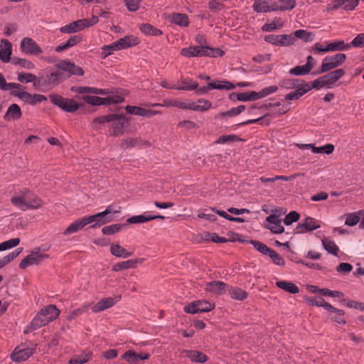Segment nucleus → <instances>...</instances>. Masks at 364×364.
<instances>
[{
    "mask_svg": "<svg viewBox=\"0 0 364 364\" xmlns=\"http://www.w3.org/2000/svg\"><path fill=\"white\" fill-rule=\"evenodd\" d=\"M105 123H110L112 129V136H119L123 134L124 127L129 124V120L124 114H110L96 117L92 122L95 129H98V124Z\"/></svg>",
    "mask_w": 364,
    "mask_h": 364,
    "instance_id": "f257e3e1",
    "label": "nucleus"
},
{
    "mask_svg": "<svg viewBox=\"0 0 364 364\" xmlns=\"http://www.w3.org/2000/svg\"><path fill=\"white\" fill-rule=\"evenodd\" d=\"M346 60L344 53H336L334 55L326 56L322 60L320 69L314 74H321L328 72L341 66Z\"/></svg>",
    "mask_w": 364,
    "mask_h": 364,
    "instance_id": "f03ea898",
    "label": "nucleus"
},
{
    "mask_svg": "<svg viewBox=\"0 0 364 364\" xmlns=\"http://www.w3.org/2000/svg\"><path fill=\"white\" fill-rule=\"evenodd\" d=\"M50 102L67 112H74L77 111L80 106L75 100L68 98H64L57 94L49 95Z\"/></svg>",
    "mask_w": 364,
    "mask_h": 364,
    "instance_id": "7ed1b4c3",
    "label": "nucleus"
},
{
    "mask_svg": "<svg viewBox=\"0 0 364 364\" xmlns=\"http://www.w3.org/2000/svg\"><path fill=\"white\" fill-rule=\"evenodd\" d=\"M112 213V209L111 206H108L105 211L96 213L92 215L86 216L88 224L95 223L90 226L91 228H95L96 227H100L111 222L113 220V217L111 215Z\"/></svg>",
    "mask_w": 364,
    "mask_h": 364,
    "instance_id": "20e7f679",
    "label": "nucleus"
},
{
    "mask_svg": "<svg viewBox=\"0 0 364 364\" xmlns=\"http://www.w3.org/2000/svg\"><path fill=\"white\" fill-rule=\"evenodd\" d=\"M10 94L31 105H35L37 103L47 100V97L45 95L41 94L31 95L28 92L22 91L21 90H12Z\"/></svg>",
    "mask_w": 364,
    "mask_h": 364,
    "instance_id": "39448f33",
    "label": "nucleus"
},
{
    "mask_svg": "<svg viewBox=\"0 0 364 364\" xmlns=\"http://www.w3.org/2000/svg\"><path fill=\"white\" fill-rule=\"evenodd\" d=\"M215 304L208 301L198 300L193 301L184 308L185 312L188 314H196L208 312L213 310Z\"/></svg>",
    "mask_w": 364,
    "mask_h": 364,
    "instance_id": "423d86ee",
    "label": "nucleus"
},
{
    "mask_svg": "<svg viewBox=\"0 0 364 364\" xmlns=\"http://www.w3.org/2000/svg\"><path fill=\"white\" fill-rule=\"evenodd\" d=\"M264 41L274 46H288L294 42V37L287 34H269L264 37Z\"/></svg>",
    "mask_w": 364,
    "mask_h": 364,
    "instance_id": "0eeeda50",
    "label": "nucleus"
},
{
    "mask_svg": "<svg viewBox=\"0 0 364 364\" xmlns=\"http://www.w3.org/2000/svg\"><path fill=\"white\" fill-rule=\"evenodd\" d=\"M47 258H48V255L40 253L38 251H33L21 260L19 268L24 269L29 266L39 264Z\"/></svg>",
    "mask_w": 364,
    "mask_h": 364,
    "instance_id": "6e6552de",
    "label": "nucleus"
},
{
    "mask_svg": "<svg viewBox=\"0 0 364 364\" xmlns=\"http://www.w3.org/2000/svg\"><path fill=\"white\" fill-rule=\"evenodd\" d=\"M84 100L92 105H101L107 104H117L122 102L124 98L119 96H109L107 97H100L97 96H85Z\"/></svg>",
    "mask_w": 364,
    "mask_h": 364,
    "instance_id": "1a4fd4ad",
    "label": "nucleus"
},
{
    "mask_svg": "<svg viewBox=\"0 0 364 364\" xmlns=\"http://www.w3.org/2000/svg\"><path fill=\"white\" fill-rule=\"evenodd\" d=\"M321 227L318 221L311 217H307L305 220H301L296 225L294 230L295 234H303Z\"/></svg>",
    "mask_w": 364,
    "mask_h": 364,
    "instance_id": "9d476101",
    "label": "nucleus"
},
{
    "mask_svg": "<svg viewBox=\"0 0 364 364\" xmlns=\"http://www.w3.org/2000/svg\"><path fill=\"white\" fill-rule=\"evenodd\" d=\"M21 50L30 55H38L43 53L41 47L31 38H23L20 45Z\"/></svg>",
    "mask_w": 364,
    "mask_h": 364,
    "instance_id": "9b49d317",
    "label": "nucleus"
},
{
    "mask_svg": "<svg viewBox=\"0 0 364 364\" xmlns=\"http://www.w3.org/2000/svg\"><path fill=\"white\" fill-rule=\"evenodd\" d=\"M36 350V344H31L29 347L17 350L16 349L14 353H11V358L13 360L16 362L25 361L30 356H31Z\"/></svg>",
    "mask_w": 364,
    "mask_h": 364,
    "instance_id": "f8f14e48",
    "label": "nucleus"
},
{
    "mask_svg": "<svg viewBox=\"0 0 364 364\" xmlns=\"http://www.w3.org/2000/svg\"><path fill=\"white\" fill-rule=\"evenodd\" d=\"M265 221L267 223L265 228L270 230L272 232L279 234L284 231V228L282 225V220L279 215L272 214L266 218Z\"/></svg>",
    "mask_w": 364,
    "mask_h": 364,
    "instance_id": "ddd939ff",
    "label": "nucleus"
},
{
    "mask_svg": "<svg viewBox=\"0 0 364 364\" xmlns=\"http://www.w3.org/2000/svg\"><path fill=\"white\" fill-rule=\"evenodd\" d=\"M179 352L181 357L188 358L192 362L204 363L208 359L205 354L198 350L181 349Z\"/></svg>",
    "mask_w": 364,
    "mask_h": 364,
    "instance_id": "4468645a",
    "label": "nucleus"
},
{
    "mask_svg": "<svg viewBox=\"0 0 364 364\" xmlns=\"http://www.w3.org/2000/svg\"><path fill=\"white\" fill-rule=\"evenodd\" d=\"M48 317L42 313V311H39L37 315L33 318L30 324L26 328L24 333H28L31 332L33 330L38 329L43 326H46L49 323V320H48Z\"/></svg>",
    "mask_w": 364,
    "mask_h": 364,
    "instance_id": "2eb2a0df",
    "label": "nucleus"
},
{
    "mask_svg": "<svg viewBox=\"0 0 364 364\" xmlns=\"http://www.w3.org/2000/svg\"><path fill=\"white\" fill-rule=\"evenodd\" d=\"M58 68L61 70L69 73L71 75H83L84 74V71L82 68L65 60H61L58 64Z\"/></svg>",
    "mask_w": 364,
    "mask_h": 364,
    "instance_id": "dca6fc26",
    "label": "nucleus"
},
{
    "mask_svg": "<svg viewBox=\"0 0 364 364\" xmlns=\"http://www.w3.org/2000/svg\"><path fill=\"white\" fill-rule=\"evenodd\" d=\"M12 54V44L7 39H1L0 41V60L4 63L11 60Z\"/></svg>",
    "mask_w": 364,
    "mask_h": 364,
    "instance_id": "f3484780",
    "label": "nucleus"
},
{
    "mask_svg": "<svg viewBox=\"0 0 364 364\" xmlns=\"http://www.w3.org/2000/svg\"><path fill=\"white\" fill-rule=\"evenodd\" d=\"M205 46H193L183 48L181 50V55L188 58L205 56Z\"/></svg>",
    "mask_w": 364,
    "mask_h": 364,
    "instance_id": "a211bd4d",
    "label": "nucleus"
},
{
    "mask_svg": "<svg viewBox=\"0 0 364 364\" xmlns=\"http://www.w3.org/2000/svg\"><path fill=\"white\" fill-rule=\"evenodd\" d=\"M228 285L221 281H213L205 284V290L207 291L218 295L224 294L228 290Z\"/></svg>",
    "mask_w": 364,
    "mask_h": 364,
    "instance_id": "6ab92c4d",
    "label": "nucleus"
},
{
    "mask_svg": "<svg viewBox=\"0 0 364 364\" xmlns=\"http://www.w3.org/2000/svg\"><path fill=\"white\" fill-rule=\"evenodd\" d=\"M253 9L258 13H266L278 11V4L275 2L269 5L266 1L257 0L253 4Z\"/></svg>",
    "mask_w": 364,
    "mask_h": 364,
    "instance_id": "aec40b11",
    "label": "nucleus"
},
{
    "mask_svg": "<svg viewBox=\"0 0 364 364\" xmlns=\"http://www.w3.org/2000/svg\"><path fill=\"white\" fill-rule=\"evenodd\" d=\"M198 102L201 105H196L194 102H186V109H191L193 111L205 112L211 108L212 104L210 101L200 98L198 100Z\"/></svg>",
    "mask_w": 364,
    "mask_h": 364,
    "instance_id": "412c9836",
    "label": "nucleus"
},
{
    "mask_svg": "<svg viewBox=\"0 0 364 364\" xmlns=\"http://www.w3.org/2000/svg\"><path fill=\"white\" fill-rule=\"evenodd\" d=\"M144 260V258L129 259L115 264L112 267L114 272H119L123 269H133L136 267L139 264H141Z\"/></svg>",
    "mask_w": 364,
    "mask_h": 364,
    "instance_id": "4be33fe9",
    "label": "nucleus"
},
{
    "mask_svg": "<svg viewBox=\"0 0 364 364\" xmlns=\"http://www.w3.org/2000/svg\"><path fill=\"white\" fill-rule=\"evenodd\" d=\"M85 23L82 19H80L61 27L60 31L63 33H76L85 28Z\"/></svg>",
    "mask_w": 364,
    "mask_h": 364,
    "instance_id": "5701e85b",
    "label": "nucleus"
},
{
    "mask_svg": "<svg viewBox=\"0 0 364 364\" xmlns=\"http://www.w3.org/2000/svg\"><path fill=\"white\" fill-rule=\"evenodd\" d=\"M88 225L87 217L85 216L79 220H77L72 223L63 232L65 235H71L75 233L80 230H82L85 226Z\"/></svg>",
    "mask_w": 364,
    "mask_h": 364,
    "instance_id": "b1692460",
    "label": "nucleus"
},
{
    "mask_svg": "<svg viewBox=\"0 0 364 364\" xmlns=\"http://www.w3.org/2000/svg\"><path fill=\"white\" fill-rule=\"evenodd\" d=\"M117 301H115L112 297L104 298L100 301H98L96 304L92 306V311L94 313L100 312L107 309L112 306H113L116 304Z\"/></svg>",
    "mask_w": 364,
    "mask_h": 364,
    "instance_id": "393cba45",
    "label": "nucleus"
},
{
    "mask_svg": "<svg viewBox=\"0 0 364 364\" xmlns=\"http://www.w3.org/2000/svg\"><path fill=\"white\" fill-rule=\"evenodd\" d=\"M344 75L345 71L343 69H336L323 75L324 79L326 81L328 88H331L335 82L341 79Z\"/></svg>",
    "mask_w": 364,
    "mask_h": 364,
    "instance_id": "a878e982",
    "label": "nucleus"
},
{
    "mask_svg": "<svg viewBox=\"0 0 364 364\" xmlns=\"http://www.w3.org/2000/svg\"><path fill=\"white\" fill-rule=\"evenodd\" d=\"M311 90V87L310 85L307 83H304L303 87H297L296 90L286 95L284 100L287 101L296 100Z\"/></svg>",
    "mask_w": 364,
    "mask_h": 364,
    "instance_id": "bb28decb",
    "label": "nucleus"
},
{
    "mask_svg": "<svg viewBox=\"0 0 364 364\" xmlns=\"http://www.w3.org/2000/svg\"><path fill=\"white\" fill-rule=\"evenodd\" d=\"M21 115L20 107L17 104H12L9 107L4 119L6 121L17 120L21 117Z\"/></svg>",
    "mask_w": 364,
    "mask_h": 364,
    "instance_id": "cd10ccee",
    "label": "nucleus"
},
{
    "mask_svg": "<svg viewBox=\"0 0 364 364\" xmlns=\"http://www.w3.org/2000/svg\"><path fill=\"white\" fill-rule=\"evenodd\" d=\"M11 203L14 206L23 211L27 210V189L23 191L22 195L11 198Z\"/></svg>",
    "mask_w": 364,
    "mask_h": 364,
    "instance_id": "c85d7f7f",
    "label": "nucleus"
},
{
    "mask_svg": "<svg viewBox=\"0 0 364 364\" xmlns=\"http://www.w3.org/2000/svg\"><path fill=\"white\" fill-rule=\"evenodd\" d=\"M327 311L329 312L328 318L331 321L343 325L346 323L344 317L345 311L343 310L336 309L332 306V309H327Z\"/></svg>",
    "mask_w": 364,
    "mask_h": 364,
    "instance_id": "c756f323",
    "label": "nucleus"
},
{
    "mask_svg": "<svg viewBox=\"0 0 364 364\" xmlns=\"http://www.w3.org/2000/svg\"><path fill=\"white\" fill-rule=\"evenodd\" d=\"M64 73L60 70L51 73L47 75L45 84L56 85L65 80Z\"/></svg>",
    "mask_w": 364,
    "mask_h": 364,
    "instance_id": "7c9ffc66",
    "label": "nucleus"
},
{
    "mask_svg": "<svg viewBox=\"0 0 364 364\" xmlns=\"http://www.w3.org/2000/svg\"><path fill=\"white\" fill-rule=\"evenodd\" d=\"M27 207L28 210H36L43 205L42 200L36 195L27 190Z\"/></svg>",
    "mask_w": 364,
    "mask_h": 364,
    "instance_id": "2f4dec72",
    "label": "nucleus"
},
{
    "mask_svg": "<svg viewBox=\"0 0 364 364\" xmlns=\"http://www.w3.org/2000/svg\"><path fill=\"white\" fill-rule=\"evenodd\" d=\"M117 42L122 50L137 45L139 43V41L136 36H126L124 38H119Z\"/></svg>",
    "mask_w": 364,
    "mask_h": 364,
    "instance_id": "473e14b6",
    "label": "nucleus"
},
{
    "mask_svg": "<svg viewBox=\"0 0 364 364\" xmlns=\"http://www.w3.org/2000/svg\"><path fill=\"white\" fill-rule=\"evenodd\" d=\"M276 286L284 291L289 292L290 294H297L299 292V287L291 282L287 281H277L276 282Z\"/></svg>",
    "mask_w": 364,
    "mask_h": 364,
    "instance_id": "72a5a7b5",
    "label": "nucleus"
},
{
    "mask_svg": "<svg viewBox=\"0 0 364 364\" xmlns=\"http://www.w3.org/2000/svg\"><path fill=\"white\" fill-rule=\"evenodd\" d=\"M110 252L117 257L127 258L132 255V252H128L119 244H112L110 247Z\"/></svg>",
    "mask_w": 364,
    "mask_h": 364,
    "instance_id": "f704fd0d",
    "label": "nucleus"
},
{
    "mask_svg": "<svg viewBox=\"0 0 364 364\" xmlns=\"http://www.w3.org/2000/svg\"><path fill=\"white\" fill-rule=\"evenodd\" d=\"M71 90L74 92L80 94H97L103 95L105 92L102 89L91 87H81V86H73Z\"/></svg>",
    "mask_w": 364,
    "mask_h": 364,
    "instance_id": "c9c22d12",
    "label": "nucleus"
},
{
    "mask_svg": "<svg viewBox=\"0 0 364 364\" xmlns=\"http://www.w3.org/2000/svg\"><path fill=\"white\" fill-rule=\"evenodd\" d=\"M41 311L48 317L49 323L56 319L60 314V311L55 305L52 304L45 306Z\"/></svg>",
    "mask_w": 364,
    "mask_h": 364,
    "instance_id": "e433bc0d",
    "label": "nucleus"
},
{
    "mask_svg": "<svg viewBox=\"0 0 364 364\" xmlns=\"http://www.w3.org/2000/svg\"><path fill=\"white\" fill-rule=\"evenodd\" d=\"M170 21L180 26H188L189 24L188 17L185 14L175 13L170 16Z\"/></svg>",
    "mask_w": 364,
    "mask_h": 364,
    "instance_id": "4c0bfd02",
    "label": "nucleus"
},
{
    "mask_svg": "<svg viewBox=\"0 0 364 364\" xmlns=\"http://www.w3.org/2000/svg\"><path fill=\"white\" fill-rule=\"evenodd\" d=\"M17 80L20 82L23 83H28L32 82L34 87H36L39 85V81L38 80V77L32 73H21L18 74Z\"/></svg>",
    "mask_w": 364,
    "mask_h": 364,
    "instance_id": "58836bf2",
    "label": "nucleus"
},
{
    "mask_svg": "<svg viewBox=\"0 0 364 364\" xmlns=\"http://www.w3.org/2000/svg\"><path fill=\"white\" fill-rule=\"evenodd\" d=\"M228 291L230 297L233 299L242 301L247 297V293L245 290L239 288V287H229L228 288Z\"/></svg>",
    "mask_w": 364,
    "mask_h": 364,
    "instance_id": "ea45409f",
    "label": "nucleus"
},
{
    "mask_svg": "<svg viewBox=\"0 0 364 364\" xmlns=\"http://www.w3.org/2000/svg\"><path fill=\"white\" fill-rule=\"evenodd\" d=\"M209 87L211 88V90L216 89L225 90H230L235 87L234 84L225 80H217L215 82H209Z\"/></svg>",
    "mask_w": 364,
    "mask_h": 364,
    "instance_id": "a19ab883",
    "label": "nucleus"
},
{
    "mask_svg": "<svg viewBox=\"0 0 364 364\" xmlns=\"http://www.w3.org/2000/svg\"><path fill=\"white\" fill-rule=\"evenodd\" d=\"M140 31L145 35L158 36L162 35V31L149 23H143L139 26Z\"/></svg>",
    "mask_w": 364,
    "mask_h": 364,
    "instance_id": "79ce46f5",
    "label": "nucleus"
},
{
    "mask_svg": "<svg viewBox=\"0 0 364 364\" xmlns=\"http://www.w3.org/2000/svg\"><path fill=\"white\" fill-rule=\"evenodd\" d=\"M22 85L16 82H6L4 75L0 72V89L3 91H8L12 89L21 90Z\"/></svg>",
    "mask_w": 364,
    "mask_h": 364,
    "instance_id": "37998d69",
    "label": "nucleus"
},
{
    "mask_svg": "<svg viewBox=\"0 0 364 364\" xmlns=\"http://www.w3.org/2000/svg\"><path fill=\"white\" fill-rule=\"evenodd\" d=\"M350 48V44H346L344 41H338L330 43L327 45L328 52H333L337 50H346Z\"/></svg>",
    "mask_w": 364,
    "mask_h": 364,
    "instance_id": "c03bdc74",
    "label": "nucleus"
},
{
    "mask_svg": "<svg viewBox=\"0 0 364 364\" xmlns=\"http://www.w3.org/2000/svg\"><path fill=\"white\" fill-rule=\"evenodd\" d=\"M307 302L311 306H322L326 310L332 309V305L326 302L324 299L322 297H318V296L312 297V298L308 299Z\"/></svg>",
    "mask_w": 364,
    "mask_h": 364,
    "instance_id": "a18cd8bd",
    "label": "nucleus"
},
{
    "mask_svg": "<svg viewBox=\"0 0 364 364\" xmlns=\"http://www.w3.org/2000/svg\"><path fill=\"white\" fill-rule=\"evenodd\" d=\"M245 109V105H240L237 107H233L227 112L220 113L215 118H225L226 117H235L240 114Z\"/></svg>",
    "mask_w": 364,
    "mask_h": 364,
    "instance_id": "49530a36",
    "label": "nucleus"
},
{
    "mask_svg": "<svg viewBox=\"0 0 364 364\" xmlns=\"http://www.w3.org/2000/svg\"><path fill=\"white\" fill-rule=\"evenodd\" d=\"M323 248L330 254L337 255L338 252V247L333 240L324 238L321 240Z\"/></svg>",
    "mask_w": 364,
    "mask_h": 364,
    "instance_id": "de8ad7c7",
    "label": "nucleus"
},
{
    "mask_svg": "<svg viewBox=\"0 0 364 364\" xmlns=\"http://www.w3.org/2000/svg\"><path fill=\"white\" fill-rule=\"evenodd\" d=\"M12 63L16 65H19L27 70H33L35 68L34 63H33L31 60H27L26 58L14 57L12 59Z\"/></svg>",
    "mask_w": 364,
    "mask_h": 364,
    "instance_id": "09e8293b",
    "label": "nucleus"
},
{
    "mask_svg": "<svg viewBox=\"0 0 364 364\" xmlns=\"http://www.w3.org/2000/svg\"><path fill=\"white\" fill-rule=\"evenodd\" d=\"M102 56L103 58H106L108 55L112 54L114 51L119 50L121 48L118 44L117 41L109 44L105 45L102 48Z\"/></svg>",
    "mask_w": 364,
    "mask_h": 364,
    "instance_id": "8fccbe9b",
    "label": "nucleus"
},
{
    "mask_svg": "<svg viewBox=\"0 0 364 364\" xmlns=\"http://www.w3.org/2000/svg\"><path fill=\"white\" fill-rule=\"evenodd\" d=\"M125 226H126V225H124V224H119V223L112 224V225L104 227L102 229V232L104 235H111L116 232H119Z\"/></svg>",
    "mask_w": 364,
    "mask_h": 364,
    "instance_id": "3c124183",
    "label": "nucleus"
},
{
    "mask_svg": "<svg viewBox=\"0 0 364 364\" xmlns=\"http://www.w3.org/2000/svg\"><path fill=\"white\" fill-rule=\"evenodd\" d=\"M304 40L305 42H311L314 40V34L306 30L299 29L294 32V38Z\"/></svg>",
    "mask_w": 364,
    "mask_h": 364,
    "instance_id": "603ef678",
    "label": "nucleus"
},
{
    "mask_svg": "<svg viewBox=\"0 0 364 364\" xmlns=\"http://www.w3.org/2000/svg\"><path fill=\"white\" fill-rule=\"evenodd\" d=\"M181 82L182 85L178 87H175V89L179 90H194L198 86V84L192 80H182Z\"/></svg>",
    "mask_w": 364,
    "mask_h": 364,
    "instance_id": "864d4df0",
    "label": "nucleus"
},
{
    "mask_svg": "<svg viewBox=\"0 0 364 364\" xmlns=\"http://www.w3.org/2000/svg\"><path fill=\"white\" fill-rule=\"evenodd\" d=\"M279 86L287 90L294 89L299 86V80L284 79L279 82Z\"/></svg>",
    "mask_w": 364,
    "mask_h": 364,
    "instance_id": "5fc2aeb1",
    "label": "nucleus"
},
{
    "mask_svg": "<svg viewBox=\"0 0 364 364\" xmlns=\"http://www.w3.org/2000/svg\"><path fill=\"white\" fill-rule=\"evenodd\" d=\"M311 70L309 68L308 66L306 65H297L293 68H291L289 73L290 75L299 76V75H304L310 73Z\"/></svg>",
    "mask_w": 364,
    "mask_h": 364,
    "instance_id": "6e6d98bb",
    "label": "nucleus"
},
{
    "mask_svg": "<svg viewBox=\"0 0 364 364\" xmlns=\"http://www.w3.org/2000/svg\"><path fill=\"white\" fill-rule=\"evenodd\" d=\"M242 139L235 134L222 135L220 136L215 141L216 144H225L234 141H239Z\"/></svg>",
    "mask_w": 364,
    "mask_h": 364,
    "instance_id": "4d7b16f0",
    "label": "nucleus"
},
{
    "mask_svg": "<svg viewBox=\"0 0 364 364\" xmlns=\"http://www.w3.org/2000/svg\"><path fill=\"white\" fill-rule=\"evenodd\" d=\"M151 220L150 215L143 214L139 215H134L127 219L129 223H143Z\"/></svg>",
    "mask_w": 364,
    "mask_h": 364,
    "instance_id": "13d9d810",
    "label": "nucleus"
},
{
    "mask_svg": "<svg viewBox=\"0 0 364 364\" xmlns=\"http://www.w3.org/2000/svg\"><path fill=\"white\" fill-rule=\"evenodd\" d=\"M121 358L124 360L129 364H138L137 353L133 350L126 351L122 356Z\"/></svg>",
    "mask_w": 364,
    "mask_h": 364,
    "instance_id": "bf43d9fd",
    "label": "nucleus"
},
{
    "mask_svg": "<svg viewBox=\"0 0 364 364\" xmlns=\"http://www.w3.org/2000/svg\"><path fill=\"white\" fill-rule=\"evenodd\" d=\"M20 243V239L18 237L12 238L0 243V251H5L17 246Z\"/></svg>",
    "mask_w": 364,
    "mask_h": 364,
    "instance_id": "052dcab7",
    "label": "nucleus"
},
{
    "mask_svg": "<svg viewBox=\"0 0 364 364\" xmlns=\"http://www.w3.org/2000/svg\"><path fill=\"white\" fill-rule=\"evenodd\" d=\"M267 255L275 264L279 266H284L285 264L284 259L274 250L271 249Z\"/></svg>",
    "mask_w": 364,
    "mask_h": 364,
    "instance_id": "680f3d73",
    "label": "nucleus"
},
{
    "mask_svg": "<svg viewBox=\"0 0 364 364\" xmlns=\"http://www.w3.org/2000/svg\"><path fill=\"white\" fill-rule=\"evenodd\" d=\"M334 150V146L331 144H326L323 146L316 147V146H312V151L315 154H321L324 153L326 154H330L333 153Z\"/></svg>",
    "mask_w": 364,
    "mask_h": 364,
    "instance_id": "e2e57ef3",
    "label": "nucleus"
},
{
    "mask_svg": "<svg viewBox=\"0 0 364 364\" xmlns=\"http://www.w3.org/2000/svg\"><path fill=\"white\" fill-rule=\"evenodd\" d=\"M250 243L254 246V247L258 250L260 253L264 255H267L271 248L267 247L265 244L257 241V240H250Z\"/></svg>",
    "mask_w": 364,
    "mask_h": 364,
    "instance_id": "0e129e2a",
    "label": "nucleus"
},
{
    "mask_svg": "<svg viewBox=\"0 0 364 364\" xmlns=\"http://www.w3.org/2000/svg\"><path fill=\"white\" fill-rule=\"evenodd\" d=\"M125 110L128 114L144 117L145 108L137 106L127 105L125 107Z\"/></svg>",
    "mask_w": 364,
    "mask_h": 364,
    "instance_id": "69168bd1",
    "label": "nucleus"
},
{
    "mask_svg": "<svg viewBox=\"0 0 364 364\" xmlns=\"http://www.w3.org/2000/svg\"><path fill=\"white\" fill-rule=\"evenodd\" d=\"M300 215L296 211H291L289 213L284 219V223L286 225H290L293 223L296 222L299 220Z\"/></svg>",
    "mask_w": 364,
    "mask_h": 364,
    "instance_id": "338daca9",
    "label": "nucleus"
},
{
    "mask_svg": "<svg viewBox=\"0 0 364 364\" xmlns=\"http://www.w3.org/2000/svg\"><path fill=\"white\" fill-rule=\"evenodd\" d=\"M90 359L88 354H80L75 355L68 362L69 364H84Z\"/></svg>",
    "mask_w": 364,
    "mask_h": 364,
    "instance_id": "774afa93",
    "label": "nucleus"
}]
</instances>
